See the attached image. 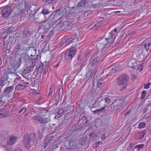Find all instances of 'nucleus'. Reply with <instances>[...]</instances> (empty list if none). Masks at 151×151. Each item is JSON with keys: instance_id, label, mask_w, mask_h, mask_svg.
Here are the masks:
<instances>
[{"instance_id": "41", "label": "nucleus", "mask_w": 151, "mask_h": 151, "mask_svg": "<svg viewBox=\"0 0 151 151\" xmlns=\"http://www.w3.org/2000/svg\"><path fill=\"white\" fill-rule=\"evenodd\" d=\"M151 109V106H150L147 105L146 107L144 109L143 113H145L147 112L148 113H149L150 112Z\"/></svg>"}, {"instance_id": "60", "label": "nucleus", "mask_w": 151, "mask_h": 151, "mask_svg": "<svg viewBox=\"0 0 151 151\" xmlns=\"http://www.w3.org/2000/svg\"><path fill=\"white\" fill-rule=\"evenodd\" d=\"M146 91L144 90L142 91V92L141 93V99H143L144 98L145 96H146Z\"/></svg>"}, {"instance_id": "21", "label": "nucleus", "mask_w": 151, "mask_h": 151, "mask_svg": "<svg viewBox=\"0 0 151 151\" xmlns=\"http://www.w3.org/2000/svg\"><path fill=\"white\" fill-rule=\"evenodd\" d=\"M21 57L24 61L25 63L29 62L30 60L31 57L27 53H24L22 54Z\"/></svg>"}, {"instance_id": "35", "label": "nucleus", "mask_w": 151, "mask_h": 151, "mask_svg": "<svg viewBox=\"0 0 151 151\" xmlns=\"http://www.w3.org/2000/svg\"><path fill=\"white\" fill-rule=\"evenodd\" d=\"M135 69H136V71H138V72H137V73L142 71L143 70L142 65H137L135 68Z\"/></svg>"}, {"instance_id": "37", "label": "nucleus", "mask_w": 151, "mask_h": 151, "mask_svg": "<svg viewBox=\"0 0 151 151\" xmlns=\"http://www.w3.org/2000/svg\"><path fill=\"white\" fill-rule=\"evenodd\" d=\"M60 18V16L59 14H55L52 19L56 23Z\"/></svg>"}, {"instance_id": "42", "label": "nucleus", "mask_w": 151, "mask_h": 151, "mask_svg": "<svg viewBox=\"0 0 151 151\" xmlns=\"http://www.w3.org/2000/svg\"><path fill=\"white\" fill-rule=\"evenodd\" d=\"M91 12L92 10H91L86 11L84 13L82 14L81 16L85 17L87 16L91 13Z\"/></svg>"}, {"instance_id": "17", "label": "nucleus", "mask_w": 151, "mask_h": 151, "mask_svg": "<svg viewBox=\"0 0 151 151\" xmlns=\"http://www.w3.org/2000/svg\"><path fill=\"white\" fill-rule=\"evenodd\" d=\"M17 136L15 135H11L9 137V139L7 141L8 144L9 145H12L14 144L15 141H17Z\"/></svg>"}, {"instance_id": "43", "label": "nucleus", "mask_w": 151, "mask_h": 151, "mask_svg": "<svg viewBox=\"0 0 151 151\" xmlns=\"http://www.w3.org/2000/svg\"><path fill=\"white\" fill-rule=\"evenodd\" d=\"M74 40L73 39L72 37H70L68 38H66V44L65 45H67L70 43H73V40Z\"/></svg>"}, {"instance_id": "27", "label": "nucleus", "mask_w": 151, "mask_h": 151, "mask_svg": "<svg viewBox=\"0 0 151 151\" xmlns=\"http://www.w3.org/2000/svg\"><path fill=\"white\" fill-rule=\"evenodd\" d=\"M34 67V66H32L30 65L29 67L26 68L24 70V73L25 74H26L27 73L31 72L33 71Z\"/></svg>"}, {"instance_id": "18", "label": "nucleus", "mask_w": 151, "mask_h": 151, "mask_svg": "<svg viewBox=\"0 0 151 151\" xmlns=\"http://www.w3.org/2000/svg\"><path fill=\"white\" fill-rule=\"evenodd\" d=\"M146 133V131L145 130L142 132H139L135 134V138L136 139L140 140L142 139Z\"/></svg>"}, {"instance_id": "2", "label": "nucleus", "mask_w": 151, "mask_h": 151, "mask_svg": "<svg viewBox=\"0 0 151 151\" xmlns=\"http://www.w3.org/2000/svg\"><path fill=\"white\" fill-rule=\"evenodd\" d=\"M36 140V137L34 133H31L24 136L23 142L25 147L29 149L31 147L30 143L31 141H35Z\"/></svg>"}, {"instance_id": "15", "label": "nucleus", "mask_w": 151, "mask_h": 151, "mask_svg": "<svg viewBox=\"0 0 151 151\" xmlns=\"http://www.w3.org/2000/svg\"><path fill=\"white\" fill-rule=\"evenodd\" d=\"M70 24L67 21L60 22L57 24L56 26L59 29H61L68 27L70 25Z\"/></svg>"}, {"instance_id": "56", "label": "nucleus", "mask_w": 151, "mask_h": 151, "mask_svg": "<svg viewBox=\"0 0 151 151\" xmlns=\"http://www.w3.org/2000/svg\"><path fill=\"white\" fill-rule=\"evenodd\" d=\"M144 146V145L143 144H139L137 145H136L134 148L135 149H140L142 148Z\"/></svg>"}, {"instance_id": "62", "label": "nucleus", "mask_w": 151, "mask_h": 151, "mask_svg": "<svg viewBox=\"0 0 151 151\" xmlns=\"http://www.w3.org/2000/svg\"><path fill=\"white\" fill-rule=\"evenodd\" d=\"M60 95L57 94L56 95L54 99L55 101H59L60 99Z\"/></svg>"}, {"instance_id": "1", "label": "nucleus", "mask_w": 151, "mask_h": 151, "mask_svg": "<svg viewBox=\"0 0 151 151\" xmlns=\"http://www.w3.org/2000/svg\"><path fill=\"white\" fill-rule=\"evenodd\" d=\"M32 119L35 121H38L41 124L42 131L49 130L50 125L49 123L51 121L50 118L43 117L40 116H35L32 118Z\"/></svg>"}, {"instance_id": "5", "label": "nucleus", "mask_w": 151, "mask_h": 151, "mask_svg": "<svg viewBox=\"0 0 151 151\" xmlns=\"http://www.w3.org/2000/svg\"><path fill=\"white\" fill-rule=\"evenodd\" d=\"M20 60L19 59H15L11 60L10 62V70L11 73H14L19 67Z\"/></svg>"}, {"instance_id": "36", "label": "nucleus", "mask_w": 151, "mask_h": 151, "mask_svg": "<svg viewBox=\"0 0 151 151\" xmlns=\"http://www.w3.org/2000/svg\"><path fill=\"white\" fill-rule=\"evenodd\" d=\"M19 5V3L18 2L16 1H14V2L12 3L11 5L12 7H13L14 9L18 7V6Z\"/></svg>"}, {"instance_id": "30", "label": "nucleus", "mask_w": 151, "mask_h": 151, "mask_svg": "<svg viewBox=\"0 0 151 151\" xmlns=\"http://www.w3.org/2000/svg\"><path fill=\"white\" fill-rule=\"evenodd\" d=\"M82 128V127L80 126L73 125L69 128V131H75L81 129Z\"/></svg>"}, {"instance_id": "29", "label": "nucleus", "mask_w": 151, "mask_h": 151, "mask_svg": "<svg viewBox=\"0 0 151 151\" xmlns=\"http://www.w3.org/2000/svg\"><path fill=\"white\" fill-rule=\"evenodd\" d=\"M87 2L86 0H81L77 4L78 6L85 7L87 5Z\"/></svg>"}, {"instance_id": "44", "label": "nucleus", "mask_w": 151, "mask_h": 151, "mask_svg": "<svg viewBox=\"0 0 151 151\" xmlns=\"http://www.w3.org/2000/svg\"><path fill=\"white\" fill-rule=\"evenodd\" d=\"M21 12V9H19L18 7L14 9V13L16 15H19Z\"/></svg>"}, {"instance_id": "23", "label": "nucleus", "mask_w": 151, "mask_h": 151, "mask_svg": "<svg viewBox=\"0 0 151 151\" xmlns=\"http://www.w3.org/2000/svg\"><path fill=\"white\" fill-rule=\"evenodd\" d=\"M56 23L52 19L50 20L47 24L45 25V27L46 29H49L51 27H53V25Z\"/></svg>"}, {"instance_id": "64", "label": "nucleus", "mask_w": 151, "mask_h": 151, "mask_svg": "<svg viewBox=\"0 0 151 151\" xmlns=\"http://www.w3.org/2000/svg\"><path fill=\"white\" fill-rule=\"evenodd\" d=\"M104 101H105V103L106 102L107 104H110L111 102V100L108 98H105Z\"/></svg>"}, {"instance_id": "8", "label": "nucleus", "mask_w": 151, "mask_h": 151, "mask_svg": "<svg viewBox=\"0 0 151 151\" xmlns=\"http://www.w3.org/2000/svg\"><path fill=\"white\" fill-rule=\"evenodd\" d=\"M12 12L11 6H6L4 7L1 11V14L4 18H6L9 16Z\"/></svg>"}, {"instance_id": "11", "label": "nucleus", "mask_w": 151, "mask_h": 151, "mask_svg": "<svg viewBox=\"0 0 151 151\" xmlns=\"http://www.w3.org/2000/svg\"><path fill=\"white\" fill-rule=\"evenodd\" d=\"M14 88L13 86L6 88L4 91V94H3L5 95V97L9 98L11 97L12 96L11 93L13 90Z\"/></svg>"}, {"instance_id": "14", "label": "nucleus", "mask_w": 151, "mask_h": 151, "mask_svg": "<svg viewBox=\"0 0 151 151\" xmlns=\"http://www.w3.org/2000/svg\"><path fill=\"white\" fill-rule=\"evenodd\" d=\"M124 103V100L122 99H120L114 101L112 104L115 108L117 109L119 108L122 106Z\"/></svg>"}, {"instance_id": "13", "label": "nucleus", "mask_w": 151, "mask_h": 151, "mask_svg": "<svg viewBox=\"0 0 151 151\" xmlns=\"http://www.w3.org/2000/svg\"><path fill=\"white\" fill-rule=\"evenodd\" d=\"M93 69L94 68H89L86 74V77L83 79L84 81H87L88 80L92 78L94 72Z\"/></svg>"}, {"instance_id": "22", "label": "nucleus", "mask_w": 151, "mask_h": 151, "mask_svg": "<svg viewBox=\"0 0 151 151\" xmlns=\"http://www.w3.org/2000/svg\"><path fill=\"white\" fill-rule=\"evenodd\" d=\"M128 65L130 68L134 70L137 65L136 61L134 60H130L128 63Z\"/></svg>"}, {"instance_id": "16", "label": "nucleus", "mask_w": 151, "mask_h": 151, "mask_svg": "<svg viewBox=\"0 0 151 151\" xmlns=\"http://www.w3.org/2000/svg\"><path fill=\"white\" fill-rule=\"evenodd\" d=\"M100 58L99 56H98L95 58L93 60H90V63L88 65V66L89 68L91 67H93L96 66L98 63V62L100 60Z\"/></svg>"}, {"instance_id": "63", "label": "nucleus", "mask_w": 151, "mask_h": 151, "mask_svg": "<svg viewBox=\"0 0 151 151\" xmlns=\"http://www.w3.org/2000/svg\"><path fill=\"white\" fill-rule=\"evenodd\" d=\"M74 137L75 138V139L78 138L81 135V134L80 132H77L75 133H74V134H73Z\"/></svg>"}, {"instance_id": "51", "label": "nucleus", "mask_w": 151, "mask_h": 151, "mask_svg": "<svg viewBox=\"0 0 151 151\" xmlns=\"http://www.w3.org/2000/svg\"><path fill=\"white\" fill-rule=\"evenodd\" d=\"M29 45V46L28 47L25 48L24 50H26L27 51H28L30 50V48H32L35 51V52H36V49H35V47H33L32 46H31V44Z\"/></svg>"}, {"instance_id": "40", "label": "nucleus", "mask_w": 151, "mask_h": 151, "mask_svg": "<svg viewBox=\"0 0 151 151\" xmlns=\"http://www.w3.org/2000/svg\"><path fill=\"white\" fill-rule=\"evenodd\" d=\"M116 109L114 106L112 105V104L111 105L109 106V107L108 108V111H109L110 113H112L114 112V110Z\"/></svg>"}, {"instance_id": "58", "label": "nucleus", "mask_w": 151, "mask_h": 151, "mask_svg": "<svg viewBox=\"0 0 151 151\" xmlns=\"http://www.w3.org/2000/svg\"><path fill=\"white\" fill-rule=\"evenodd\" d=\"M26 108L23 107L18 111V113H20L22 112L23 114H24L25 112H26Z\"/></svg>"}, {"instance_id": "59", "label": "nucleus", "mask_w": 151, "mask_h": 151, "mask_svg": "<svg viewBox=\"0 0 151 151\" xmlns=\"http://www.w3.org/2000/svg\"><path fill=\"white\" fill-rule=\"evenodd\" d=\"M61 86L60 85H59L58 86V88L57 89V91L56 93L57 94H58L59 95H60L61 94L60 93L61 89Z\"/></svg>"}, {"instance_id": "55", "label": "nucleus", "mask_w": 151, "mask_h": 151, "mask_svg": "<svg viewBox=\"0 0 151 151\" xmlns=\"http://www.w3.org/2000/svg\"><path fill=\"white\" fill-rule=\"evenodd\" d=\"M52 87L53 86L52 85H51L50 86L49 88V93L47 96V98H49L50 96V95L52 94Z\"/></svg>"}, {"instance_id": "53", "label": "nucleus", "mask_w": 151, "mask_h": 151, "mask_svg": "<svg viewBox=\"0 0 151 151\" xmlns=\"http://www.w3.org/2000/svg\"><path fill=\"white\" fill-rule=\"evenodd\" d=\"M146 125V124L144 122H140L138 125V127L139 128L141 129L145 127Z\"/></svg>"}, {"instance_id": "57", "label": "nucleus", "mask_w": 151, "mask_h": 151, "mask_svg": "<svg viewBox=\"0 0 151 151\" xmlns=\"http://www.w3.org/2000/svg\"><path fill=\"white\" fill-rule=\"evenodd\" d=\"M108 68L109 70V71L110 72V73L111 74L112 73H114L116 71V69H115V68L114 67H111Z\"/></svg>"}, {"instance_id": "45", "label": "nucleus", "mask_w": 151, "mask_h": 151, "mask_svg": "<svg viewBox=\"0 0 151 151\" xmlns=\"http://www.w3.org/2000/svg\"><path fill=\"white\" fill-rule=\"evenodd\" d=\"M25 86L22 84H19L16 86L15 89L18 90L20 89H22L23 88H25Z\"/></svg>"}, {"instance_id": "26", "label": "nucleus", "mask_w": 151, "mask_h": 151, "mask_svg": "<svg viewBox=\"0 0 151 151\" xmlns=\"http://www.w3.org/2000/svg\"><path fill=\"white\" fill-rule=\"evenodd\" d=\"M31 35L30 32L28 30L25 29L24 30L22 35V38H27Z\"/></svg>"}, {"instance_id": "54", "label": "nucleus", "mask_w": 151, "mask_h": 151, "mask_svg": "<svg viewBox=\"0 0 151 151\" xmlns=\"http://www.w3.org/2000/svg\"><path fill=\"white\" fill-rule=\"evenodd\" d=\"M3 50L4 52L6 53L5 55L6 56H9L10 52L9 50L7 49L6 47H4L3 49Z\"/></svg>"}, {"instance_id": "61", "label": "nucleus", "mask_w": 151, "mask_h": 151, "mask_svg": "<svg viewBox=\"0 0 151 151\" xmlns=\"http://www.w3.org/2000/svg\"><path fill=\"white\" fill-rule=\"evenodd\" d=\"M44 67L42 64L40 65L38 68V70H39L40 72H42V71L43 69H44Z\"/></svg>"}, {"instance_id": "6", "label": "nucleus", "mask_w": 151, "mask_h": 151, "mask_svg": "<svg viewBox=\"0 0 151 151\" xmlns=\"http://www.w3.org/2000/svg\"><path fill=\"white\" fill-rule=\"evenodd\" d=\"M108 45L109 46L111 45L105 38L99 40L96 46L100 50H102L104 48H106L108 47L106 46Z\"/></svg>"}, {"instance_id": "39", "label": "nucleus", "mask_w": 151, "mask_h": 151, "mask_svg": "<svg viewBox=\"0 0 151 151\" xmlns=\"http://www.w3.org/2000/svg\"><path fill=\"white\" fill-rule=\"evenodd\" d=\"M50 11H49L47 9H44L42 11L41 13H42L44 15V17H45V15H47L50 13Z\"/></svg>"}, {"instance_id": "34", "label": "nucleus", "mask_w": 151, "mask_h": 151, "mask_svg": "<svg viewBox=\"0 0 151 151\" xmlns=\"http://www.w3.org/2000/svg\"><path fill=\"white\" fill-rule=\"evenodd\" d=\"M64 110L62 109H60L56 113V115L58 118H60L64 114Z\"/></svg>"}, {"instance_id": "32", "label": "nucleus", "mask_w": 151, "mask_h": 151, "mask_svg": "<svg viewBox=\"0 0 151 151\" xmlns=\"http://www.w3.org/2000/svg\"><path fill=\"white\" fill-rule=\"evenodd\" d=\"M105 84L104 82L102 79H99L97 83V86L99 88H101Z\"/></svg>"}, {"instance_id": "19", "label": "nucleus", "mask_w": 151, "mask_h": 151, "mask_svg": "<svg viewBox=\"0 0 151 151\" xmlns=\"http://www.w3.org/2000/svg\"><path fill=\"white\" fill-rule=\"evenodd\" d=\"M9 115V111L4 109H0V118H6Z\"/></svg>"}, {"instance_id": "7", "label": "nucleus", "mask_w": 151, "mask_h": 151, "mask_svg": "<svg viewBox=\"0 0 151 151\" xmlns=\"http://www.w3.org/2000/svg\"><path fill=\"white\" fill-rule=\"evenodd\" d=\"M129 80L128 76L124 74L121 75L117 79L118 84L119 86L125 84Z\"/></svg>"}, {"instance_id": "20", "label": "nucleus", "mask_w": 151, "mask_h": 151, "mask_svg": "<svg viewBox=\"0 0 151 151\" xmlns=\"http://www.w3.org/2000/svg\"><path fill=\"white\" fill-rule=\"evenodd\" d=\"M7 72L6 70H5L4 71L3 73L5 74V78L4 76H3V77H1V80L0 81V86H4V83L7 81V78L6 76L8 73Z\"/></svg>"}, {"instance_id": "31", "label": "nucleus", "mask_w": 151, "mask_h": 151, "mask_svg": "<svg viewBox=\"0 0 151 151\" xmlns=\"http://www.w3.org/2000/svg\"><path fill=\"white\" fill-rule=\"evenodd\" d=\"M98 106L101 107L103 108L104 107L105 109L106 105L105 104V101L102 98H101L98 102L97 104Z\"/></svg>"}, {"instance_id": "9", "label": "nucleus", "mask_w": 151, "mask_h": 151, "mask_svg": "<svg viewBox=\"0 0 151 151\" xmlns=\"http://www.w3.org/2000/svg\"><path fill=\"white\" fill-rule=\"evenodd\" d=\"M138 51L141 52L140 55V57L141 58L142 60H144L147 58L150 52L148 48H147L145 50L140 48L138 50Z\"/></svg>"}, {"instance_id": "12", "label": "nucleus", "mask_w": 151, "mask_h": 151, "mask_svg": "<svg viewBox=\"0 0 151 151\" xmlns=\"http://www.w3.org/2000/svg\"><path fill=\"white\" fill-rule=\"evenodd\" d=\"M29 17L30 20L33 21L35 20L41 19L42 17H44V15L42 13H36L32 15H30Z\"/></svg>"}, {"instance_id": "38", "label": "nucleus", "mask_w": 151, "mask_h": 151, "mask_svg": "<svg viewBox=\"0 0 151 151\" xmlns=\"http://www.w3.org/2000/svg\"><path fill=\"white\" fill-rule=\"evenodd\" d=\"M73 134H71L67 137V139L68 141L71 142L73 141L75 139Z\"/></svg>"}, {"instance_id": "33", "label": "nucleus", "mask_w": 151, "mask_h": 151, "mask_svg": "<svg viewBox=\"0 0 151 151\" xmlns=\"http://www.w3.org/2000/svg\"><path fill=\"white\" fill-rule=\"evenodd\" d=\"M38 59L37 58H31L30 60H29V62L31 63V65L35 66L37 62Z\"/></svg>"}, {"instance_id": "49", "label": "nucleus", "mask_w": 151, "mask_h": 151, "mask_svg": "<svg viewBox=\"0 0 151 151\" xmlns=\"http://www.w3.org/2000/svg\"><path fill=\"white\" fill-rule=\"evenodd\" d=\"M103 73L107 76L110 75L111 74L108 68L104 70L103 71Z\"/></svg>"}, {"instance_id": "48", "label": "nucleus", "mask_w": 151, "mask_h": 151, "mask_svg": "<svg viewBox=\"0 0 151 151\" xmlns=\"http://www.w3.org/2000/svg\"><path fill=\"white\" fill-rule=\"evenodd\" d=\"M100 6V4H96L94 3L92 4L91 6L90 9L92 8H98Z\"/></svg>"}, {"instance_id": "24", "label": "nucleus", "mask_w": 151, "mask_h": 151, "mask_svg": "<svg viewBox=\"0 0 151 151\" xmlns=\"http://www.w3.org/2000/svg\"><path fill=\"white\" fill-rule=\"evenodd\" d=\"M45 4L54 5L58 2V0H44Z\"/></svg>"}, {"instance_id": "4", "label": "nucleus", "mask_w": 151, "mask_h": 151, "mask_svg": "<svg viewBox=\"0 0 151 151\" xmlns=\"http://www.w3.org/2000/svg\"><path fill=\"white\" fill-rule=\"evenodd\" d=\"M76 50V48L74 47H72L67 50L65 52L64 56L65 60H68L71 59L75 55Z\"/></svg>"}, {"instance_id": "46", "label": "nucleus", "mask_w": 151, "mask_h": 151, "mask_svg": "<svg viewBox=\"0 0 151 151\" xmlns=\"http://www.w3.org/2000/svg\"><path fill=\"white\" fill-rule=\"evenodd\" d=\"M5 97V95L4 94H2L0 96V106L3 105L4 101H3V99Z\"/></svg>"}, {"instance_id": "28", "label": "nucleus", "mask_w": 151, "mask_h": 151, "mask_svg": "<svg viewBox=\"0 0 151 151\" xmlns=\"http://www.w3.org/2000/svg\"><path fill=\"white\" fill-rule=\"evenodd\" d=\"M91 111L93 112V114H96V113H105L106 111V109L104 108V107H103L99 109H97L94 111L91 110Z\"/></svg>"}, {"instance_id": "50", "label": "nucleus", "mask_w": 151, "mask_h": 151, "mask_svg": "<svg viewBox=\"0 0 151 151\" xmlns=\"http://www.w3.org/2000/svg\"><path fill=\"white\" fill-rule=\"evenodd\" d=\"M147 41H146L144 45V47L145 49L147 48H149V47L151 45V43L150 41L148 42L147 43Z\"/></svg>"}, {"instance_id": "3", "label": "nucleus", "mask_w": 151, "mask_h": 151, "mask_svg": "<svg viewBox=\"0 0 151 151\" xmlns=\"http://www.w3.org/2000/svg\"><path fill=\"white\" fill-rule=\"evenodd\" d=\"M79 8L78 6H76L71 8L70 9V10L68 11H66L65 12L67 15H71L70 16L76 18L74 19V20L75 22H77L80 19V18L79 16H78V13L79 12Z\"/></svg>"}, {"instance_id": "47", "label": "nucleus", "mask_w": 151, "mask_h": 151, "mask_svg": "<svg viewBox=\"0 0 151 151\" xmlns=\"http://www.w3.org/2000/svg\"><path fill=\"white\" fill-rule=\"evenodd\" d=\"M104 21L103 20L101 21L98 23H96L94 25L96 29L99 28L100 26L102 25V24L104 22Z\"/></svg>"}, {"instance_id": "10", "label": "nucleus", "mask_w": 151, "mask_h": 151, "mask_svg": "<svg viewBox=\"0 0 151 151\" xmlns=\"http://www.w3.org/2000/svg\"><path fill=\"white\" fill-rule=\"evenodd\" d=\"M115 34H113V32L112 31L108 34L104 36L105 37V38L110 45L113 43L116 37L115 36Z\"/></svg>"}, {"instance_id": "52", "label": "nucleus", "mask_w": 151, "mask_h": 151, "mask_svg": "<svg viewBox=\"0 0 151 151\" xmlns=\"http://www.w3.org/2000/svg\"><path fill=\"white\" fill-rule=\"evenodd\" d=\"M67 38L66 37H63L61 41H60V44L61 45H63L64 44L66 43V40Z\"/></svg>"}, {"instance_id": "25", "label": "nucleus", "mask_w": 151, "mask_h": 151, "mask_svg": "<svg viewBox=\"0 0 151 151\" xmlns=\"http://www.w3.org/2000/svg\"><path fill=\"white\" fill-rule=\"evenodd\" d=\"M7 136V132H4L0 135V143L3 142L6 140Z\"/></svg>"}]
</instances>
